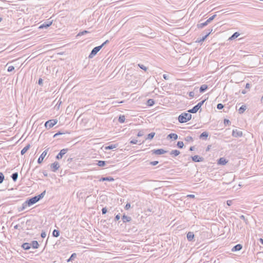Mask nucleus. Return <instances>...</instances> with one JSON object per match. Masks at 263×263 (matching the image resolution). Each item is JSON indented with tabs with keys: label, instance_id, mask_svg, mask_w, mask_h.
Wrapping results in <instances>:
<instances>
[{
	"label": "nucleus",
	"instance_id": "bb28decb",
	"mask_svg": "<svg viewBox=\"0 0 263 263\" xmlns=\"http://www.w3.org/2000/svg\"><path fill=\"white\" fill-rule=\"evenodd\" d=\"M208 25V23H206V21H205L204 23H199L197 25V27L199 29H201V28H203L204 27Z\"/></svg>",
	"mask_w": 263,
	"mask_h": 263
},
{
	"label": "nucleus",
	"instance_id": "a211bd4d",
	"mask_svg": "<svg viewBox=\"0 0 263 263\" xmlns=\"http://www.w3.org/2000/svg\"><path fill=\"white\" fill-rule=\"evenodd\" d=\"M122 219L123 223H126L127 222L130 221L132 220V218L124 214L122 217Z\"/></svg>",
	"mask_w": 263,
	"mask_h": 263
},
{
	"label": "nucleus",
	"instance_id": "5fc2aeb1",
	"mask_svg": "<svg viewBox=\"0 0 263 263\" xmlns=\"http://www.w3.org/2000/svg\"><path fill=\"white\" fill-rule=\"evenodd\" d=\"M41 236L42 238H44L46 236V233L44 231H42L41 234Z\"/></svg>",
	"mask_w": 263,
	"mask_h": 263
},
{
	"label": "nucleus",
	"instance_id": "f3484780",
	"mask_svg": "<svg viewBox=\"0 0 263 263\" xmlns=\"http://www.w3.org/2000/svg\"><path fill=\"white\" fill-rule=\"evenodd\" d=\"M242 248V246L241 245L237 244V245H235V246H234L231 250L232 252H236V251H240V250H241Z\"/></svg>",
	"mask_w": 263,
	"mask_h": 263
},
{
	"label": "nucleus",
	"instance_id": "c9c22d12",
	"mask_svg": "<svg viewBox=\"0 0 263 263\" xmlns=\"http://www.w3.org/2000/svg\"><path fill=\"white\" fill-rule=\"evenodd\" d=\"M125 118L124 115H120L119 119H118V121L120 123H124L125 122Z\"/></svg>",
	"mask_w": 263,
	"mask_h": 263
},
{
	"label": "nucleus",
	"instance_id": "49530a36",
	"mask_svg": "<svg viewBox=\"0 0 263 263\" xmlns=\"http://www.w3.org/2000/svg\"><path fill=\"white\" fill-rule=\"evenodd\" d=\"M89 32L87 30H84V31H83L82 32H79L77 36H81V35H83L84 34H85L86 33H88Z\"/></svg>",
	"mask_w": 263,
	"mask_h": 263
},
{
	"label": "nucleus",
	"instance_id": "f257e3e1",
	"mask_svg": "<svg viewBox=\"0 0 263 263\" xmlns=\"http://www.w3.org/2000/svg\"><path fill=\"white\" fill-rule=\"evenodd\" d=\"M46 194V190L44 191L42 193L40 194L35 196L33 197L30 198L28 199L26 201V203L27 204L28 206H30L32 205L33 204L36 203L37 202H38L39 200L42 199L45 196Z\"/></svg>",
	"mask_w": 263,
	"mask_h": 263
},
{
	"label": "nucleus",
	"instance_id": "052dcab7",
	"mask_svg": "<svg viewBox=\"0 0 263 263\" xmlns=\"http://www.w3.org/2000/svg\"><path fill=\"white\" fill-rule=\"evenodd\" d=\"M108 42H109V41L106 40L103 43H102L100 46L101 47V48H102L105 44H106Z\"/></svg>",
	"mask_w": 263,
	"mask_h": 263
},
{
	"label": "nucleus",
	"instance_id": "09e8293b",
	"mask_svg": "<svg viewBox=\"0 0 263 263\" xmlns=\"http://www.w3.org/2000/svg\"><path fill=\"white\" fill-rule=\"evenodd\" d=\"M144 132L143 130H140L138 133L137 136L138 137H142L144 135Z\"/></svg>",
	"mask_w": 263,
	"mask_h": 263
},
{
	"label": "nucleus",
	"instance_id": "f8f14e48",
	"mask_svg": "<svg viewBox=\"0 0 263 263\" xmlns=\"http://www.w3.org/2000/svg\"><path fill=\"white\" fill-rule=\"evenodd\" d=\"M52 21H46L43 24L41 25L39 27V29L47 28L51 25Z\"/></svg>",
	"mask_w": 263,
	"mask_h": 263
},
{
	"label": "nucleus",
	"instance_id": "72a5a7b5",
	"mask_svg": "<svg viewBox=\"0 0 263 263\" xmlns=\"http://www.w3.org/2000/svg\"><path fill=\"white\" fill-rule=\"evenodd\" d=\"M155 135V133H151L150 134L147 135V137L146 138V140H152L153 139Z\"/></svg>",
	"mask_w": 263,
	"mask_h": 263
},
{
	"label": "nucleus",
	"instance_id": "b1692460",
	"mask_svg": "<svg viewBox=\"0 0 263 263\" xmlns=\"http://www.w3.org/2000/svg\"><path fill=\"white\" fill-rule=\"evenodd\" d=\"M30 144H28L25 147H24L22 150H21V154L22 155H23L24 154H25L26 153V152L29 149V148H30Z\"/></svg>",
	"mask_w": 263,
	"mask_h": 263
},
{
	"label": "nucleus",
	"instance_id": "e2e57ef3",
	"mask_svg": "<svg viewBox=\"0 0 263 263\" xmlns=\"http://www.w3.org/2000/svg\"><path fill=\"white\" fill-rule=\"evenodd\" d=\"M232 200H229L227 201V204L229 206H230L232 204Z\"/></svg>",
	"mask_w": 263,
	"mask_h": 263
},
{
	"label": "nucleus",
	"instance_id": "2f4dec72",
	"mask_svg": "<svg viewBox=\"0 0 263 263\" xmlns=\"http://www.w3.org/2000/svg\"><path fill=\"white\" fill-rule=\"evenodd\" d=\"M13 181L15 182L18 178V173L17 172L13 173L11 176Z\"/></svg>",
	"mask_w": 263,
	"mask_h": 263
},
{
	"label": "nucleus",
	"instance_id": "39448f33",
	"mask_svg": "<svg viewBox=\"0 0 263 263\" xmlns=\"http://www.w3.org/2000/svg\"><path fill=\"white\" fill-rule=\"evenodd\" d=\"M101 47L98 46L97 47H95L94 48L92 49L91 50L90 53L89 54L88 58L90 59L92 58L94 56H95L97 53L101 50Z\"/></svg>",
	"mask_w": 263,
	"mask_h": 263
},
{
	"label": "nucleus",
	"instance_id": "4c0bfd02",
	"mask_svg": "<svg viewBox=\"0 0 263 263\" xmlns=\"http://www.w3.org/2000/svg\"><path fill=\"white\" fill-rule=\"evenodd\" d=\"M216 17V14H214L211 16L210 18H209L206 21V23H208V24L211 23L215 17Z\"/></svg>",
	"mask_w": 263,
	"mask_h": 263
},
{
	"label": "nucleus",
	"instance_id": "ddd939ff",
	"mask_svg": "<svg viewBox=\"0 0 263 263\" xmlns=\"http://www.w3.org/2000/svg\"><path fill=\"white\" fill-rule=\"evenodd\" d=\"M213 31V29H211V30H209V32L206 33V34L203 36L202 37H201V39H198V40H197L196 42H198V43H200V42H203L206 38L207 37L210 35V34Z\"/></svg>",
	"mask_w": 263,
	"mask_h": 263
},
{
	"label": "nucleus",
	"instance_id": "3c124183",
	"mask_svg": "<svg viewBox=\"0 0 263 263\" xmlns=\"http://www.w3.org/2000/svg\"><path fill=\"white\" fill-rule=\"evenodd\" d=\"M120 213H119L115 216V218H114V221H118L120 219Z\"/></svg>",
	"mask_w": 263,
	"mask_h": 263
},
{
	"label": "nucleus",
	"instance_id": "dca6fc26",
	"mask_svg": "<svg viewBox=\"0 0 263 263\" xmlns=\"http://www.w3.org/2000/svg\"><path fill=\"white\" fill-rule=\"evenodd\" d=\"M114 180H115V179L113 177L109 176V177H101L99 181H113Z\"/></svg>",
	"mask_w": 263,
	"mask_h": 263
},
{
	"label": "nucleus",
	"instance_id": "4be33fe9",
	"mask_svg": "<svg viewBox=\"0 0 263 263\" xmlns=\"http://www.w3.org/2000/svg\"><path fill=\"white\" fill-rule=\"evenodd\" d=\"M167 138L173 139L176 140L178 139V135L175 133H171L167 136Z\"/></svg>",
	"mask_w": 263,
	"mask_h": 263
},
{
	"label": "nucleus",
	"instance_id": "412c9836",
	"mask_svg": "<svg viewBox=\"0 0 263 263\" xmlns=\"http://www.w3.org/2000/svg\"><path fill=\"white\" fill-rule=\"evenodd\" d=\"M30 244H31V246H32V247L33 249H37L39 247V244L36 240H33L31 242V243H30Z\"/></svg>",
	"mask_w": 263,
	"mask_h": 263
},
{
	"label": "nucleus",
	"instance_id": "cd10ccee",
	"mask_svg": "<svg viewBox=\"0 0 263 263\" xmlns=\"http://www.w3.org/2000/svg\"><path fill=\"white\" fill-rule=\"evenodd\" d=\"M247 106L245 105H242L238 109L239 113L241 114H243L245 111L247 109Z\"/></svg>",
	"mask_w": 263,
	"mask_h": 263
},
{
	"label": "nucleus",
	"instance_id": "bf43d9fd",
	"mask_svg": "<svg viewBox=\"0 0 263 263\" xmlns=\"http://www.w3.org/2000/svg\"><path fill=\"white\" fill-rule=\"evenodd\" d=\"M163 78L165 80H168V79H169V76H168V75H167V74H164L163 75Z\"/></svg>",
	"mask_w": 263,
	"mask_h": 263
},
{
	"label": "nucleus",
	"instance_id": "c756f323",
	"mask_svg": "<svg viewBox=\"0 0 263 263\" xmlns=\"http://www.w3.org/2000/svg\"><path fill=\"white\" fill-rule=\"evenodd\" d=\"M27 206H27V204L26 203V202H24L22 204V206H20V207L18 208V212H21V211H22L24 210L25 209H26V208H27Z\"/></svg>",
	"mask_w": 263,
	"mask_h": 263
},
{
	"label": "nucleus",
	"instance_id": "79ce46f5",
	"mask_svg": "<svg viewBox=\"0 0 263 263\" xmlns=\"http://www.w3.org/2000/svg\"><path fill=\"white\" fill-rule=\"evenodd\" d=\"M240 218L242 219L246 224L248 223V220L245 218V216L243 215L240 216Z\"/></svg>",
	"mask_w": 263,
	"mask_h": 263
},
{
	"label": "nucleus",
	"instance_id": "7c9ffc66",
	"mask_svg": "<svg viewBox=\"0 0 263 263\" xmlns=\"http://www.w3.org/2000/svg\"><path fill=\"white\" fill-rule=\"evenodd\" d=\"M155 104V101L152 99H149L147 101L146 104L148 106H152Z\"/></svg>",
	"mask_w": 263,
	"mask_h": 263
},
{
	"label": "nucleus",
	"instance_id": "603ef678",
	"mask_svg": "<svg viewBox=\"0 0 263 263\" xmlns=\"http://www.w3.org/2000/svg\"><path fill=\"white\" fill-rule=\"evenodd\" d=\"M159 163V162L158 161H151L150 162V164L152 165H156L157 164H158Z\"/></svg>",
	"mask_w": 263,
	"mask_h": 263
},
{
	"label": "nucleus",
	"instance_id": "c85d7f7f",
	"mask_svg": "<svg viewBox=\"0 0 263 263\" xmlns=\"http://www.w3.org/2000/svg\"><path fill=\"white\" fill-rule=\"evenodd\" d=\"M117 146H118L117 144H111V145H109L108 146H105V150L112 149L116 148L117 147Z\"/></svg>",
	"mask_w": 263,
	"mask_h": 263
},
{
	"label": "nucleus",
	"instance_id": "393cba45",
	"mask_svg": "<svg viewBox=\"0 0 263 263\" xmlns=\"http://www.w3.org/2000/svg\"><path fill=\"white\" fill-rule=\"evenodd\" d=\"M208 86L205 84L201 85L199 88V91L200 93H203L208 89Z\"/></svg>",
	"mask_w": 263,
	"mask_h": 263
},
{
	"label": "nucleus",
	"instance_id": "ea45409f",
	"mask_svg": "<svg viewBox=\"0 0 263 263\" xmlns=\"http://www.w3.org/2000/svg\"><path fill=\"white\" fill-rule=\"evenodd\" d=\"M177 145L179 148H182L184 146V143L182 141H178Z\"/></svg>",
	"mask_w": 263,
	"mask_h": 263
},
{
	"label": "nucleus",
	"instance_id": "774afa93",
	"mask_svg": "<svg viewBox=\"0 0 263 263\" xmlns=\"http://www.w3.org/2000/svg\"><path fill=\"white\" fill-rule=\"evenodd\" d=\"M259 241L260 242V243L263 245V239L262 238H260L259 239Z\"/></svg>",
	"mask_w": 263,
	"mask_h": 263
},
{
	"label": "nucleus",
	"instance_id": "20e7f679",
	"mask_svg": "<svg viewBox=\"0 0 263 263\" xmlns=\"http://www.w3.org/2000/svg\"><path fill=\"white\" fill-rule=\"evenodd\" d=\"M58 122L56 119H51L47 121L45 123V127L47 129H50L55 125Z\"/></svg>",
	"mask_w": 263,
	"mask_h": 263
},
{
	"label": "nucleus",
	"instance_id": "4468645a",
	"mask_svg": "<svg viewBox=\"0 0 263 263\" xmlns=\"http://www.w3.org/2000/svg\"><path fill=\"white\" fill-rule=\"evenodd\" d=\"M228 162V161L226 160V159L224 157L220 158L217 161V164L218 165H226Z\"/></svg>",
	"mask_w": 263,
	"mask_h": 263
},
{
	"label": "nucleus",
	"instance_id": "c03bdc74",
	"mask_svg": "<svg viewBox=\"0 0 263 263\" xmlns=\"http://www.w3.org/2000/svg\"><path fill=\"white\" fill-rule=\"evenodd\" d=\"M138 66L142 69L144 70V71H146L147 69V68L144 65H142V64H138Z\"/></svg>",
	"mask_w": 263,
	"mask_h": 263
},
{
	"label": "nucleus",
	"instance_id": "4d7b16f0",
	"mask_svg": "<svg viewBox=\"0 0 263 263\" xmlns=\"http://www.w3.org/2000/svg\"><path fill=\"white\" fill-rule=\"evenodd\" d=\"M194 95H195V93H194V91H190V92H189V96H190V97H191V98H193V97H194Z\"/></svg>",
	"mask_w": 263,
	"mask_h": 263
},
{
	"label": "nucleus",
	"instance_id": "864d4df0",
	"mask_svg": "<svg viewBox=\"0 0 263 263\" xmlns=\"http://www.w3.org/2000/svg\"><path fill=\"white\" fill-rule=\"evenodd\" d=\"M107 212V210L106 207L102 208V214H105Z\"/></svg>",
	"mask_w": 263,
	"mask_h": 263
},
{
	"label": "nucleus",
	"instance_id": "58836bf2",
	"mask_svg": "<svg viewBox=\"0 0 263 263\" xmlns=\"http://www.w3.org/2000/svg\"><path fill=\"white\" fill-rule=\"evenodd\" d=\"M66 133L69 134V133H68V132H66V133H64V132H59L57 133L56 134H55L53 135V138H55V137H57L58 136H59V135H63V134H66Z\"/></svg>",
	"mask_w": 263,
	"mask_h": 263
},
{
	"label": "nucleus",
	"instance_id": "5701e85b",
	"mask_svg": "<svg viewBox=\"0 0 263 263\" xmlns=\"http://www.w3.org/2000/svg\"><path fill=\"white\" fill-rule=\"evenodd\" d=\"M180 153L178 150L174 149V150H172L171 152L170 155L173 156V157H176V156H177L178 155H179L180 154Z\"/></svg>",
	"mask_w": 263,
	"mask_h": 263
},
{
	"label": "nucleus",
	"instance_id": "338daca9",
	"mask_svg": "<svg viewBox=\"0 0 263 263\" xmlns=\"http://www.w3.org/2000/svg\"><path fill=\"white\" fill-rule=\"evenodd\" d=\"M43 174L44 176H45V177L48 176V173H47V172L46 171H43Z\"/></svg>",
	"mask_w": 263,
	"mask_h": 263
},
{
	"label": "nucleus",
	"instance_id": "6e6552de",
	"mask_svg": "<svg viewBox=\"0 0 263 263\" xmlns=\"http://www.w3.org/2000/svg\"><path fill=\"white\" fill-rule=\"evenodd\" d=\"M59 167L60 164L57 161H55L50 165V169L53 172H56Z\"/></svg>",
	"mask_w": 263,
	"mask_h": 263
},
{
	"label": "nucleus",
	"instance_id": "7ed1b4c3",
	"mask_svg": "<svg viewBox=\"0 0 263 263\" xmlns=\"http://www.w3.org/2000/svg\"><path fill=\"white\" fill-rule=\"evenodd\" d=\"M207 99H205L201 102H199L197 105L194 106L192 109H189L187 111L189 113L195 114L201 108L202 105L205 102Z\"/></svg>",
	"mask_w": 263,
	"mask_h": 263
},
{
	"label": "nucleus",
	"instance_id": "f03ea898",
	"mask_svg": "<svg viewBox=\"0 0 263 263\" xmlns=\"http://www.w3.org/2000/svg\"><path fill=\"white\" fill-rule=\"evenodd\" d=\"M191 114L185 112L181 114L178 118V121L181 123H183L190 121L192 118V115Z\"/></svg>",
	"mask_w": 263,
	"mask_h": 263
},
{
	"label": "nucleus",
	"instance_id": "9b49d317",
	"mask_svg": "<svg viewBox=\"0 0 263 263\" xmlns=\"http://www.w3.org/2000/svg\"><path fill=\"white\" fill-rule=\"evenodd\" d=\"M191 158L194 162H202L204 160V158L202 157H200L198 155H195L194 156H192Z\"/></svg>",
	"mask_w": 263,
	"mask_h": 263
},
{
	"label": "nucleus",
	"instance_id": "0e129e2a",
	"mask_svg": "<svg viewBox=\"0 0 263 263\" xmlns=\"http://www.w3.org/2000/svg\"><path fill=\"white\" fill-rule=\"evenodd\" d=\"M187 197L190 198H194L195 195H193V194H190V195H187Z\"/></svg>",
	"mask_w": 263,
	"mask_h": 263
},
{
	"label": "nucleus",
	"instance_id": "680f3d73",
	"mask_svg": "<svg viewBox=\"0 0 263 263\" xmlns=\"http://www.w3.org/2000/svg\"><path fill=\"white\" fill-rule=\"evenodd\" d=\"M38 84L40 85H42L43 84V80L41 78H40L38 80Z\"/></svg>",
	"mask_w": 263,
	"mask_h": 263
},
{
	"label": "nucleus",
	"instance_id": "37998d69",
	"mask_svg": "<svg viewBox=\"0 0 263 263\" xmlns=\"http://www.w3.org/2000/svg\"><path fill=\"white\" fill-rule=\"evenodd\" d=\"M223 123L224 124L227 126V125H230L231 124V122L228 119H224V121H223Z\"/></svg>",
	"mask_w": 263,
	"mask_h": 263
},
{
	"label": "nucleus",
	"instance_id": "aec40b11",
	"mask_svg": "<svg viewBox=\"0 0 263 263\" xmlns=\"http://www.w3.org/2000/svg\"><path fill=\"white\" fill-rule=\"evenodd\" d=\"M22 248L25 250H28L31 248V244L28 242L23 243L22 245Z\"/></svg>",
	"mask_w": 263,
	"mask_h": 263
},
{
	"label": "nucleus",
	"instance_id": "0eeeda50",
	"mask_svg": "<svg viewBox=\"0 0 263 263\" xmlns=\"http://www.w3.org/2000/svg\"><path fill=\"white\" fill-rule=\"evenodd\" d=\"M68 148H63L61 149L60 153L56 156V159L58 160L62 159L63 156L68 152Z\"/></svg>",
	"mask_w": 263,
	"mask_h": 263
},
{
	"label": "nucleus",
	"instance_id": "69168bd1",
	"mask_svg": "<svg viewBox=\"0 0 263 263\" xmlns=\"http://www.w3.org/2000/svg\"><path fill=\"white\" fill-rule=\"evenodd\" d=\"M245 88L246 89H250V84L249 83H247L246 85V86H245Z\"/></svg>",
	"mask_w": 263,
	"mask_h": 263
},
{
	"label": "nucleus",
	"instance_id": "de8ad7c7",
	"mask_svg": "<svg viewBox=\"0 0 263 263\" xmlns=\"http://www.w3.org/2000/svg\"><path fill=\"white\" fill-rule=\"evenodd\" d=\"M223 105L221 103H219L217 105V108L219 110L222 109L223 108Z\"/></svg>",
	"mask_w": 263,
	"mask_h": 263
},
{
	"label": "nucleus",
	"instance_id": "8fccbe9b",
	"mask_svg": "<svg viewBox=\"0 0 263 263\" xmlns=\"http://www.w3.org/2000/svg\"><path fill=\"white\" fill-rule=\"evenodd\" d=\"M14 69V67L13 66H9L8 68L7 71L8 72H11Z\"/></svg>",
	"mask_w": 263,
	"mask_h": 263
},
{
	"label": "nucleus",
	"instance_id": "6e6d98bb",
	"mask_svg": "<svg viewBox=\"0 0 263 263\" xmlns=\"http://www.w3.org/2000/svg\"><path fill=\"white\" fill-rule=\"evenodd\" d=\"M130 208V204L129 203H127L125 206V209L127 210Z\"/></svg>",
	"mask_w": 263,
	"mask_h": 263
},
{
	"label": "nucleus",
	"instance_id": "473e14b6",
	"mask_svg": "<svg viewBox=\"0 0 263 263\" xmlns=\"http://www.w3.org/2000/svg\"><path fill=\"white\" fill-rule=\"evenodd\" d=\"M239 35H240V34L238 32H236L232 34V35L229 38V40H234L236 38H237V37H238Z\"/></svg>",
	"mask_w": 263,
	"mask_h": 263
},
{
	"label": "nucleus",
	"instance_id": "423d86ee",
	"mask_svg": "<svg viewBox=\"0 0 263 263\" xmlns=\"http://www.w3.org/2000/svg\"><path fill=\"white\" fill-rule=\"evenodd\" d=\"M49 148H46L43 153L41 155V156L39 157V158H38V160H37V163L40 164L43 161V159L44 158H45V157L46 156L48 151H49Z\"/></svg>",
	"mask_w": 263,
	"mask_h": 263
},
{
	"label": "nucleus",
	"instance_id": "6ab92c4d",
	"mask_svg": "<svg viewBox=\"0 0 263 263\" xmlns=\"http://www.w3.org/2000/svg\"><path fill=\"white\" fill-rule=\"evenodd\" d=\"M209 136V133L207 132H204L199 136V138L202 140H206Z\"/></svg>",
	"mask_w": 263,
	"mask_h": 263
},
{
	"label": "nucleus",
	"instance_id": "a19ab883",
	"mask_svg": "<svg viewBox=\"0 0 263 263\" xmlns=\"http://www.w3.org/2000/svg\"><path fill=\"white\" fill-rule=\"evenodd\" d=\"M185 141H187V142H191V141H193V138H192V137L191 136H186L185 139H184Z\"/></svg>",
	"mask_w": 263,
	"mask_h": 263
},
{
	"label": "nucleus",
	"instance_id": "e433bc0d",
	"mask_svg": "<svg viewBox=\"0 0 263 263\" xmlns=\"http://www.w3.org/2000/svg\"><path fill=\"white\" fill-rule=\"evenodd\" d=\"M60 235V231L58 230H54L52 232V236L53 237H58Z\"/></svg>",
	"mask_w": 263,
	"mask_h": 263
},
{
	"label": "nucleus",
	"instance_id": "13d9d810",
	"mask_svg": "<svg viewBox=\"0 0 263 263\" xmlns=\"http://www.w3.org/2000/svg\"><path fill=\"white\" fill-rule=\"evenodd\" d=\"M138 141L137 140L133 139L130 141V143L132 144H135L137 143Z\"/></svg>",
	"mask_w": 263,
	"mask_h": 263
},
{
	"label": "nucleus",
	"instance_id": "9d476101",
	"mask_svg": "<svg viewBox=\"0 0 263 263\" xmlns=\"http://www.w3.org/2000/svg\"><path fill=\"white\" fill-rule=\"evenodd\" d=\"M153 154L155 155H162L165 154L167 152V151L164 150L163 149H153L152 151Z\"/></svg>",
	"mask_w": 263,
	"mask_h": 263
},
{
	"label": "nucleus",
	"instance_id": "a18cd8bd",
	"mask_svg": "<svg viewBox=\"0 0 263 263\" xmlns=\"http://www.w3.org/2000/svg\"><path fill=\"white\" fill-rule=\"evenodd\" d=\"M4 180V175L3 173L0 172V184L2 183Z\"/></svg>",
	"mask_w": 263,
	"mask_h": 263
},
{
	"label": "nucleus",
	"instance_id": "f704fd0d",
	"mask_svg": "<svg viewBox=\"0 0 263 263\" xmlns=\"http://www.w3.org/2000/svg\"><path fill=\"white\" fill-rule=\"evenodd\" d=\"M77 257V254L74 253L71 254L70 257L67 260V262H70L73 260Z\"/></svg>",
	"mask_w": 263,
	"mask_h": 263
},
{
	"label": "nucleus",
	"instance_id": "2eb2a0df",
	"mask_svg": "<svg viewBox=\"0 0 263 263\" xmlns=\"http://www.w3.org/2000/svg\"><path fill=\"white\" fill-rule=\"evenodd\" d=\"M188 241H192L194 240L195 235L192 232H189L186 235Z\"/></svg>",
	"mask_w": 263,
	"mask_h": 263
},
{
	"label": "nucleus",
	"instance_id": "a878e982",
	"mask_svg": "<svg viewBox=\"0 0 263 263\" xmlns=\"http://www.w3.org/2000/svg\"><path fill=\"white\" fill-rule=\"evenodd\" d=\"M97 162V165L100 167H103L106 165V163H108L107 161L102 160H98Z\"/></svg>",
	"mask_w": 263,
	"mask_h": 263
},
{
	"label": "nucleus",
	"instance_id": "1a4fd4ad",
	"mask_svg": "<svg viewBox=\"0 0 263 263\" xmlns=\"http://www.w3.org/2000/svg\"><path fill=\"white\" fill-rule=\"evenodd\" d=\"M232 135L235 138L241 137L242 136V132L237 129L233 130Z\"/></svg>",
	"mask_w": 263,
	"mask_h": 263
}]
</instances>
